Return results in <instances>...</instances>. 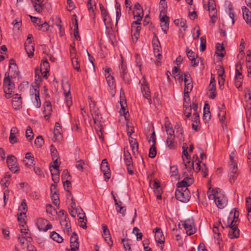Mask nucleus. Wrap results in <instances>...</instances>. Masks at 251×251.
<instances>
[{
	"instance_id": "ddd939ff",
	"label": "nucleus",
	"mask_w": 251,
	"mask_h": 251,
	"mask_svg": "<svg viewBox=\"0 0 251 251\" xmlns=\"http://www.w3.org/2000/svg\"><path fill=\"white\" fill-rule=\"evenodd\" d=\"M62 88L65 95L66 103L68 107H70L72 104V97L70 94V85L68 82L63 84Z\"/></svg>"
},
{
	"instance_id": "58836bf2",
	"label": "nucleus",
	"mask_w": 251,
	"mask_h": 251,
	"mask_svg": "<svg viewBox=\"0 0 251 251\" xmlns=\"http://www.w3.org/2000/svg\"><path fill=\"white\" fill-rule=\"evenodd\" d=\"M34 97L35 100L36 102V104H35V106L37 108H39L41 106V101L39 97V90L38 87H36L34 88Z\"/></svg>"
},
{
	"instance_id": "6ab92c4d",
	"label": "nucleus",
	"mask_w": 251,
	"mask_h": 251,
	"mask_svg": "<svg viewBox=\"0 0 251 251\" xmlns=\"http://www.w3.org/2000/svg\"><path fill=\"white\" fill-rule=\"evenodd\" d=\"M78 211L77 215L79 218V222L80 223L79 226L82 228L86 229L87 228V225L85 222L86 221L85 214L83 212L82 209L80 207L78 208Z\"/></svg>"
},
{
	"instance_id": "2eb2a0df",
	"label": "nucleus",
	"mask_w": 251,
	"mask_h": 251,
	"mask_svg": "<svg viewBox=\"0 0 251 251\" xmlns=\"http://www.w3.org/2000/svg\"><path fill=\"white\" fill-rule=\"evenodd\" d=\"M101 170L103 173V175L105 177V180L107 181L111 176L110 169L106 159L102 160L101 164Z\"/></svg>"
},
{
	"instance_id": "aec40b11",
	"label": "nucleus",
	"mask_w": 251,
	"mask_h": 251,
	"mask_svg": "<svg viewBox=\"0 0 251 251\" xmlns=\"http://www.w3.org/2000/svg\"><path fill=\"white\" fill-rule=\"evenodd\" d=\"M78 236L74 232L70 238V246L71 251H76L78 249L79 243Z\"/></svg>"
},
{
	"instance_id": "f704fd0d",
	"label": "nucleus",
	"mask_w": 251,
	"mask_h": 251,
	"mask_svg": "<svg viewBox=\"0 0 251 251\" xmlns=\"http://www.w3.org/2000/svg\"><path fill=\"white\" fill-rule=\"evenodd\" d=\"M174 24L177 26H179L183 28L184 31H185L187 28L186 25V20L184 19H176L174 21Z\"/></svg>"
},
{
	"instance_id": "0e129e2a",
	"label": "nucleus",
	"mask_w": 251,
	"mask_h": 251,
	"mask_svg": "<svg viewBox=\"0 0 251 251\" xmlns=\"http://www.w3.org/2000/svg\"><path fill=\"white\" fill-rule=\"evenodd\" d=\"M193 88V85L190 82H188L187 83H185V88H184V93L187 92L188 93H189L192 90Z\"/></svg>"
},
{
	"instance_id": "a211bd4d",
	"label": "nucleus",
	"mask_w": 251,
	"mask_h": 251,
	"mask_svg": "<svg viewBox=\"0 0 251 251\" xmlns=\"http://www.w3.org/2000/svg\"><path fill=\"white\" fill-rule=\"evenodd\" d=\"M75 50L73 49L71 51V57L72 58V63L74 69L76 70L78 72H81V69L80 68V64L79 62L78 61V58L76 57L75 54Z\"/></svg>"
},
{
	"instance_id": "c03bdc74",
	"label": "nucleus",
	"mask_w": 251,
	"mask_h": 251,
	"mask_svg": "<svg viewBox=\"0 0 251 251\" xmlns=\"http://www.w3.org/2000/svg\"><path fill=\"white\" fill-rule=\"evenodd\" d=\"M18 68L13 60H11L9 63V72H14V75L15 74L18 75L19 72L17 71Z\"/></svg>"
},
{
	"instance_id": "e2e57ef3",
	"label": "nucleus",
	"mask_w": 251,
	"mask_h": 251,
	"mask_svg": "<svg viewBox=\"0 0 251 251\" xmlns=\"http://www.w3.org/2000/svg\"><path fill=\"white\" fill-rule=\"evenodd\" d=\"M61 126L59 123L56 122L55 125V129L54 132V136L60 135Z\"/></svg>"
},
{
	"instance_id": "4be33fe9",
	"label": "nucleus",
	"mask_w": 251,
	"mask_h": 251,
	"mask_svg": "<svg viewBox=\"0 0 251 251\" xmlns=\"http://www.w3.org/2000/svg\"><path fill=\"white\" fill-rule=\"evenodd\" d=\"M105 78L109 86L110 90L109 92L111 94H113L115 92V89L116 87L114 77L111 74H107Z\"/></svg>"
},
{
	"instance_id": "09e8293b",
	"label": "nucleus",
	"mask_w": 251,
	"mask_h": 251,
	"mask_svg": "<svg viewBox=\"0 0 251 251\" xmlns=\"http://www.w3.org/2000/svg\"><path fill=\"white\" fill-rule=\"evenodd\" d=\"M193 161H194V164H196V172H198L201 170V161L199 160L198 156L197 155L195 154L193 156Z\"/></svg>"
},
{
	"instance_id": "f257e3e1",
	"label": "nucleus",
	"mask_w": 251,
	"mask_h": 251,
	"mask_svg": "<svg viewBox=\"0 0 251 251\" xmlns=\"http://www.w3.org/2000/svg\"><path fill=\"white\" fill-rule=\"evenodd\" d=\"M207 195L209 200H214L219 208H224L227 204V198L221 189L216 188L212 190H209Z\"/></svg>"
},
{
	"instance_id": "1a4fd4ad",
	"label": "nucleus",
	"mask_w": 251,
	"mask_h": 251,
	"mask_svg": "<svg viewBox=\"0 0 251 251\" xmlns=\"http://www.w3.org/2000/svg\"><path fill=\"white\" fill-rule=\"evenodd\" d=\"M140 83L141 84V91L143 96L145 98L147 99L148 100V102L150 104H151L152 103L151 99L150 94V91L149 89V86L147 82L145 80V78L144 76L142 77L141 80L140 81Z\"/></svg>"
},
{
	"instance_id": "f03ea898",
	"label": "nucleus",
	"mask_w": 251,
	"mask_h": 251,
	"mask_svg": "<svg viewBox=\"0 0 251 251\" xmlns=\"http://www.w3.org/2000/svg\"><path fill=\"white\" fill-rule=\"evenodd\" d=\"M233 209L230 213V217L227 219V223H225L226 228H229L228 236L231 239L237 238L239 236V229L238 228L236 223L238 220L239 213L236 210L233 213Z\"/></svg>"
},
{
	"instance_id": "a18cd8bd",
	"label": "nucleus",
	"mask_w": 251,
	"mask_h": 251,
	"mask_svg": "<svg viewBox=\"0 0 251 251\" xmlns=\"http://www.w3.org/2000/svg\"><path fill=\"white\" fill-rule=\"evenodd\" d=\"M175 137H167L166 143L170 149H174L176 147V144L174 142Z\"/></svg>"
},
{
	"instance_id": "e433bc0d",
	"label": "nucleus",
	"mask_w": 251,
	"mask_h": 251,
	"mask_svg": "<svg viewBox=\"0 0 251 251\" xmlns=\"http://www.w3.org/2000/svg\"><path fill=\"white\" fill-rule=\"evenodd\" d=\"M216 53L217 55L221 57H223L225 55L224 51V47L220 44H217L216 47Z\"/></svg>"
},
{
	"instance_id": "4c0bfd02",
	"label": "nucleus",
	"mask_w": 251,
	"mask_h": 251,
	"mask_svg": "<svg viewBox=\"0 0 251 251\" xmlns=\"http://www.w3.org/2000/svg\"><path fill=\"white\" fill-rule=\"evenodd\" d=\"M34 97L35 100L36 102V104H35V106L37 108H39L41 106V101L39 97V90L38 87H36L34 88Z\"/></svg>"
},
{
	"instance_id": "052dcab7",
	"label": "nucleus",
	"mask_w": 251,
	"mask_h": 251,
	"mask_svg": "<svg viewBox=\"0 0 251 251\" xmlns=\"http://www.w3.org/2000/svg\"><path fill=\"white\" fill-rule=\"evenodd\" d=\"M247 118L248 121L251 118V102L249 103L245 107Z\"/></svg>"
},
{
	"instance_id": "5fc2aeb1",
	"label": "nucleus",
	"mask_w": 251,
	"mask_h": 251,
	"mask_svg": "<svg viewBox=\"0 0 251 251\" xmlns=\"http://www.w3.org/2000/svg\"><path fill=\"white\" fill-rule=\"evenodd\" d=\"M25 136L29 141L32 140L33 137L32 130L29 126H27L26 128Z\"/></svg>"
},
{
	"instance_id": "9b49d317",
	"label": "nucleus",
	"mask_w": 251,
	"mask_h": 251,
	"mask_svg": "<svg viewBox=\"0 0 251 251\" xmlns=\"http://www.w3.org/2000/svg\"><path fill=\"white\" fill-rule=\"evenodd\" d=\"M6 162L9 169L12 172L16 173L19 171V167L17 165V160L14 156L12 155L8 156Z\"/></svg>"
},
{
	"instance_id": "680f3d73",
	"label": "nucleus",
	"mask_w": 251,
	"mask_h": 251,
	"mask_svg": "<svg viewBox=\"0 0 251 251\" xmlns=\"http://www.w3.org/2000/svg\"><path fill=\"white\" fill-rule=\"evenodd\" d=\"M201 45H200V50L201 51H204L206 49V38L205 37H201L200 38Z\"/></svg>"
},
{
	"instance_id": "a878e982",
	"label": "nucleus",
	"mask_w": 251,
	"mask_h": 251,
	"mask_svg": "<svg viewBox=\"0 0 251 251\" xmlns=\"http://www.w3.org/2000/svg\"><path fill=\"white\" fill-rule=\"evenodd\" d=\"M155 239L157 242L161 244H163L164 243L165 237L161 228H156L155 229Z\"/></svg>"
},
{
	"instance_id": "473e14b6",
	"label": "nucleus",
	"mask_w": 251,
	"mask_h": 251,
	"mask_svg": "<svg viewBox=\"0 0 251 251\" xmlns=\"http://www.w3.org/2000/svg\"><path fill=\"white\" fill-rule=\"evenodd\" d=\"M95 124L96 125L95 128L97 131V135L100 139L103 140V136L102 134V130L103 128L101 121H100L99 123H95Z\"/></svg>"
},
{
	"instance_id": "864d4df0",
	"label": "nucleus",
	"mask_w": 251,
	"mask_h": 251,
	"mask_svg": "<svg viewBox=\"0 0 251 251\" xmlns=\"http://www.w3.org/2000/svg\"><path fill=\"white\" fill-rule=\"evenodd\" d=\"M167 8L166 0H160L159 9H160V15L164 13L166 9Z\"/></svg>"
},
{
	"instance_id": "0eeeda50",
	"label": "nucleus",
	"mask_w": 251,
	"mask_h": 251,
	"mask_svg": "<svg viewBox=\"0 0 251 251\" xmlns=\"http://www.w3.org/2000/svg\"><path fill=\"white\" fill-rule=\"evenodd\" d=\"M176 199L182 202H188L190 198V192L188 188L185 190L182 189H177L175 192Z\"/></svg>"
},
{
	"instance_id": "ea45409f",
	"label": "nucleus",
	"mask_w": 251,
	"mask_h": 251,
	"mask_svg": "<svg viewBox=\"0 0 251 251\" xmlns=\"http://www.w3.org/2000/svg\"><path fill=\"white\" fill-rule=\"evenodd\" d=\"M50 237L53 240L58 243H62L63 241L62 237L55 231L51 232L50 235Z\"/></svg>"
},
{
	"instance_id": "13d9d810",
	"label": "nucleus",
	"mask_w": 251,
	"mask_h": 251,
	"mask_svg": "<svg viewBox=\"0 0 251 251\" xmlns=\"http://www.w3.org/2000/svg\"><path fill=\"white\" fill-rule=\"evenodd\" d=\"M122 243L123 244L126 251H131L130 246L129 243V240L128 239H122Z\"/></svg>"
},
{
	"instance_id": "c9c22d12",
	"label": "nucleus",
	"mask_w": 251,
	"mask_h": 251,
	"mask_svg": "<svg viewBox=\"0 0 251 251\" xmlns=\"http://www.w3.org/2000/svg\"><path fill=\"white\" fill-rule=\"evenodd\" d=\"M226 12L228 14L229 18L231 20L232 24L233 25L235 23V13L232 8V6L230 3L229 4L226 10Z\"/></svg>"
},
{
	"instance_id": "bb28decb",
	"label": "nucleus",
	"mask_w": 251,
	"mask_h": 251,
	"mask_svg": "<svg viewBox=\"0 0 251 251\" xmlns=\"http://www.w3.org/2000/svg\"><path fill=\"white\" fill-rule=\"evenodd\" d=\"M166 119L167 120L165 121V127L167 134V137H175L174 131L173 127L167 117H166Z\"/></svg>"
},
{
	"instance_id": "39448f33",
	"label": "nucleus",
	"mask_w": 251,
	"mask_h": 251,
	"mask_svg": "<svg viewBox=\"0 0 251 251\" xmlns=\"http://www.w3.org/2000/svg\"><path fill=\"white\" fill-rule=\"evenodd\" d=\"M180 228H184L186 230V234L192 235L196 233V228L195 226L194 220L193 218H189L185 221H181L178 225Z\"/></svg>"
},
{
	"instance_id": "412c9836",
	"label": "nucleus",
	"mask_w": 251,
	"mask_h": 251,
	"mask_svg": "<svg viewBox=\"0 0 251 251\" xmlns=\"http://www.w3.org/2000/svg\"><path fill=\"white\" fill-rule=\"evenodd\" d=\"M22 101L21 96L16 94L14 95L12 102V105L13 108L15 110L20 109L22 108Z\"/></svg>"
},
{
	"instance_id": "774afa93",
	"label": "nucleus",
	"mask_w": 251,
	"mask_h": 251,
	"mask_svg": "<svg viewBox=\"0 0 251 251\" xmlns=\"http://www.w3.org/2000/svg\"><path fill=\"white\" fill-rule=\"evenodd\" d=\"M84 164V162L83 160L80 159L76 161L75 167L80 171H82L83 169V166Z\"/></svg>"
},
{
	"instance_id": "7ed1b4c3",
	"label": "nucleus",
	"mask_w": 251,
	"mask_h": 251,
	"mask_svg": "<svg viewBox=\"0 0 251 251\" xmlns=\"http://www.w3.org/2000/svg\"><path fill=\"white\" fill-rule=\"evenodd\" d=\"M15 88L14 83L9 77V73L6 72L4 74L3 79V89L5 96L7 99H10L12 96Z\"/></svg>"
},
{
	"instance_id": "72a5a7b5",
	"label": "nucleus",
	"mask_w": 251,
	"mask_h": 251,
	"mask_svg": "<svg viewBox=\"0 0 251 251\" xmlns=\"http://www.w3.org/2000/svg\"><path fill=\"white\" fill-rule=\"evenodd\" d=\"M124 161L126 164L132 163V159L130 152H129L128 148H124Z\"/></svg>"
},
{
	"instance_id": "a19ab883",
	"label": "nucleus",
	"mask_w": 251,
	"mask_h": 251,
	"mask_svg": "<svg viewBox=\"0 0 251 251\" xmlns=\"http://www.w3.org/2000/svg\"><path fill=\"white\" fill-rule=\"evenodd\" d=\"M141 21L136 20L134 21L131 25V34H133L134 31H140L141 30Z\"/></svg>"
},
{
	"instance_id": "cd10ccee",
	"label": "nucleus",
	"mask_w": 251,
	"mask_h": 251,
	"mask_svg": "<svg viewBox=\"0 0 251 251\" xmlns=\"http://www.w3.org/2000/svg\"><path fill=\"white\" fill-rule=\"evenodd\" d=\"M19 132L16 127H12L10 130V136L9 138V142L12 144H15L18 142V139L16 137V134Z\"/></svg>"
},
{
	"instance_id": "49530a36",
	"label": "nucleus",
	"mask_w": 251,
	"mask_h": 251,
	"mask_svg": "<svg viewBox=\"0 0 251 251\" xmlns=\"http://www.w3.org/2000/svg\"><path fill=\"white\" fill-rule=\"evenodd\" d=\"M130 147L132 148L133 153L135 154L136 152H138V144L136 140L129 141Z\"/></svg>"
},
{
	"instance_id": "bf43d9fd",
	"label": "nucleus",
	"mask_w": 251,
	"mask_h": 251,
	"mask_svg": "<svg viewBox=\"0 0 251 251\" xmlns=\"http://www.w3.org/2000/svg\"><path fill=\"white\" fill-rule=\"evenodd\" d=\"M51 197L52 200V203L55 205H58L59 204V196L56 193L55 191H54V193L51 194Z\"/></svg>"
},
{
	"instance_id": "dca6fc26",
	"label": "nucleus",
	"mask_w": 251,
	"mask_h": 251,
	"mask_svg": "<svg viewBox=\"0 0 251 251\" xmlns=\"http://www.w3.org/2000/svg\"><path fill=\"white\" fill-rule=\"evenodd\" d=\"M23 163L25 166L27 167H31L35 165L34 157L30 152H28L25 154Z\"/></svg>"
},
{
	"instance_id": "f3484780",
	"label": "nucleus",
	"mask_w": 251,
	"mask_h": 251,
	"mask_svg": "<svg viewBox=\"0 0 251 251\" xmlns=\"http://www.w3.org/2000/svg\"><path fill=\"white\" fill-rule=\"evenodd\" d=\"M155 135L154 131L151 134L149 142H152L151 146L150 149L149 156L151 158H154L156 154V148H155Z\"/></svg>"
},
{
	"instance_id": "7c9ffc66",
	"label": "nucleus",
	"mask_w": 251,
	"mask_h": 251,
	"mask_svg": "<svg viewBox=\"0 0 251 251\" xmlns=\"http://www.w3.org/2000/svg\"><path fill=\"white\" fill-rule=\"evenodd\" d=\"M243 79V76L241 72L237 73V74H235V85L238 88L240 87L242 84Z\"/></svg>"
},
{
	"instance_id": "423d86ee",
	"label": "nucleus",
	"mask_w": 251,
	"mask_h": 251,
	"mask_svg": "<svg viewBox=\"0 0 251 251\" xmlns=\"http://www.w3.org/2000/svg\"><path fill=\"white\" fill-rule=\"evenodd\" d=\"M89 106L94 123H99L101 121L102 117L100 113L99 109L96 106V102L92 99L90 100Z\"/></svg>"
},
{
	"instance_id": "4d7b16f0",
	"label": "nucleus",
	"mask_w": 251,
	"mask_h": 251,
	"mask_svg": "<svg viewBox=\"0 0 251 251\" xmlns=\"http://www.w3.org/2000/svg\"><path fill=\"white\" fill-rule=\"evenodd\" d=\"M183 101V108H185L186 106H188L189 103L190 101L189 93L187 92L184 93Z\"/></svg>"
},
{
	"instance_id": "f8f14e48",
	"label": "nucleus",
	"mask_w": 251,
	"mask_h": 251,
	"mask_svg": "<svg viewBox=\"0 0 251 251\" xmlns=\"http://www.w3.org/2000/svg\"><path fill=\"white\" fill-rule=\"evenodd\" d=\"M36 225L40 231H47L48 230L51 229L52 227L51 224L49 223L48 220L43 218L38 219Z\"/></svg>"
},
{
	"instance_id": "2f4dec72",
	"label": "nucleus",
	"mask_w": 251,
	"mask_h": 251,
	"mask_svg": "<svg viewBox=\"0 0 251 251\" xmlns=\"http://www.w3.org/2000/svg\"><path fill=\"white\" fill-rule=\"evenodd\" d=\"M60 223L64 231H66L67 232H69L70 231V224L66 217H65L64 219L61 220Z\"/></svg>"
},
{
	"instance_id": "5701e85b",
	"label": "nucleus",
	"mask_w": 251,
	"mask_h": 251,
	"mask_svg": "<svg viewBox=\"0 0 251 251\" xmlns=\"http://www.w3.org/2000/svg\"><path fill=\"white\" fill-rule=\"evenodd\" d=\"M193 182V179L190 177H185L181 182L177 183V189L180 188L185 190L187 187L192 184Z\"/></svg>"
},
{
	"instance_id": "37998d69",
	"label": "nucleus",
	"mask_w": 251,
	"mask_h": 251,
	"mask_svg": "<svg viewBox=\"0 0 251 251\" xmlns=\"http://www.w3.org/2000/svg\"><path fill=\"white\" fill-rule=\"evenodd\" d=\"M49 63L47 59L43 60L41 64V72L48 73L49 71Z\"/></svg>"
},
{
	"instance_id": "79ce46f5",
	"label": "nucleus",
	"mask_w": 251,
	"mask_h": 251,
	"mask_svg": "<svg viewBox=\"0 0 251 251\" xmlns=\"http://www.w3.org/2000/svg\"><path fill=\"white\" fill-rule=\"evenodd\" d=\"M19 226L20 227L21 232L22 233H24V235H25V237H30L28 233V229H27V228L26 223H24L23 221L21 223V224H19Z\"/></svg>"
},
{
	"instance_id": "338daca9",
	"label": "nucleus",
	"mask_w": 251,
	"mask_h": 251,
	"mask_svg": "<svg viewBox=\"0 0 251 251\" xmlns=\"http://www.w3.org/2000/svg\"><path fill=\"white\" fill-rule=\"evenodd\" d=\"M50 148L52 158V159H55V158L58 157L57 151L56 150L55 148L53 145H51Z\"/></svg>"
},
{
	"instance_id": "c85d7f7f",
	"label": "nucleus",
	"mask_w": 251,
	"mask_h": 251,
	"mask_svg": "<svg viewBox=\"0 0 251 251\" xmlns=\"http://www.w3.org/2000/svg\"><path fill=\"white\" fill-rule=\"evenodd\" d=\"M52 111V106L50 101H46L44 103V112L45 114L44 117L46 120H48L50 118V116Z\"/></svg>"
},
{
	"instance_id": "69168bd1",
	"label": "nucleus",
	"mask_w": 251,
	"mask_h": 251,
	"mask_svg": "<svg viewBox=\"0 0 251 251\" xmlns=\"http://www.w3.org/2000/svg\"><path fill=\"white\" fill-rule=\"evenodd\" d=\"M160 49V47L158 46V45H156L153 47L154 54L158 59H160V57L162 56L161 54L159 52Z\"/></svg>"
},
{
	"instance_id": "c756f323",
	"label": "nucleus",
	"mask_w": 251,
	"mask_h": 251,
	"mask_svg": "<svg viewBox=\"0 0 251 251\" xmlns=\"http://www.w3.org/2000/svg\"><path fill=\"white\" fill-rule=\"evenodd\" d=\"M102 229H103V236L104 238H108V244L109 246H111L112 244V241L111 240V238L110 237V234L109 232V230L108 229L107 226L105 225H103L102 226Z\"/></svg>"
},
{
	"instance_id": "de8ad7c7",
	"label": "nucleus",
	"mask_w": 251,
	"mask_h": 251,
	"mask_svg": "<svg viewBox=\"0 0 251 251\" xmlns=\"http://www.w3.org/2000/svg\"><path fill=\"white\" fill-rule=\"evenodd\" d=\"M87 6L89 11L92 12V13L94 12L95 9L96 8V3L94 0H88L87 1Z\"/></svg>"
},
{
	"instance_id": "6e6d98bb",
	"label": "nucleus",
	"mask_w": 251,
	"mask_h": 251,
	"mask_svg": "<svg viewBox=\"0 0 251 251\" xmlns=\"http://www.w3.org/2000/svg\"><path fill=\"white\" fill-rule=\"evenodd\" d=\"M61 22V21L60 19L59 18H57V21H56L55 24H56V25L57 26V27L59 29V35H60V36L62 37L64 34V29L62 28V25L60 24Z\"/></svg>"
},
{
	"instance_id": "20e7f679",
	"label": "nucleus",
	"mask_w": 251,
	"mask_h": 251,
	"mask_svg": "<svg viewBox=\"0 0 251 251\" xmlns=\"http://www.w3.org/2000/svg\"><path fill=\"white\" fill-rule=\"evenodd\" d=\"M234 157L235 152L233 151L229 155L230 162L228 174L229 181L231 183L234 182L238 175V167L237 164L235 162Z\"/></svg>"
},
{
	"instance_id": "6e6552de",
	"label": "nucleus",
	"mask_w": 251,
	"mask_h": 251,
	"mask_svg": "<svg viewBox=\"0 0 251 251\" xmlns=\"http://www.w3.org/2000/svg\"><path fill=\"white\" fill-rule=\"evenodd\" d=\"M207 10L209 11V15L210 18V22L215 24L217 18V11L214 0H208Z\"/></svg>"
},
{
	"instance_id": "8fccbe9b",
	"label": "nucleus",
	"mask_w": 251,
	"mask_h": 251,
	"mask_svg": "<svg viewBox=\"0 0 251 251\" xmlns=\"http://www.w3.org/2000/svg\"><path fill=\"white\" fill-rule=\"evenodd\" d=\"M74 36L76 40H79L80 38L78 34V23L76 19H75V22L74 23Z\"/></svg>"
},
{
	"instance_id": "9d476101",
	"label": "nucleus",
	"mask_w": 251,
	"mask_h": 251,
	"mask_svg": "<svg viewBox=\"0 0 251 251\" xmlns=\"http://www.w3.org/2000/svg\"><path fill=\"white\" fill-rule=\"evenodd\" d=\"M119 68L120 76L123 80L126 83H129L131 79L127 72L126 65L123 60H122Z\"/></svg>"
},
{
	"instance_id": "393cba45",
	"label": "nucleus",
	"mask_w": 251,
	"mask_h": 251,
	"mask_svg": "<svg viewBox=\"0 0 251 251\" xmlns=\"http://www.w3.org/2000/svg\"><path fill=\"white\" fill-rule=\"evenodd\" d=\"M25 48L29 57L31 58L34 55V47L32 42L25 41Z\"/></svg>"
},
{
	"instance_id": "3c124183",
	"label": "nucleus",
	"mask_w": 251,
	"mask_h": 251,
	"mask_svg": "<svg viewBox=\"0 0 251 251\" xmlns=\"http://www.w3.org/2000/svg\"><path fill=\"white\" fill-rule=\"evenodd\" d=\"M44 143V141L43 137L42 136H38L34 141L35 145L38 147H41Z\"/></svg>"
},
{
	"instance_id": "4468645a",
	"label": "nucleus",
	"mask_w": 251,
	"mask_h": 251,
	"mask_svg": "<svg viewBox=\"0 0 251 251\" xmlns=\"http://www.w3.org/2000/svg\"><path fill=\"white\" fill-rule=\"evenodd\" d=\"M133 12L134 19L138 21H141L144 15V12L140 4L138 2L135 3Z\"/></svg>"
},
{
	"instance_id": "603ef678",
	"label": "nucleus",
	"mask_w": 251,
	"mask_h": 251,
	"mask_svg": "<svg viewBox=\"0 0 251 251\" xmlns=\"http://www.w3.org/2000/svg\"><path fill=\"white\" fill-rule=\"evenodd\" d=\"M34 7L36 11L38 12H40L42 10V8L40 2V0H31Z\"/></svg>"
},
{
	"instance_id": "b1692460",
	"label": "nucleus",
	"mask_w": 251,
	"mask_h": 251,
	"mask_svg": "<svg viewBox=\"0 0 251 251\" xmlns=\"http://www.w3.org/2000/svg\"><path fill=\"white\" fill-rule=\"evenodd\" d=\"M243 17L247 24L251 27V12L245 6L242 7Z\"/></svg>"
}]
</instances>
